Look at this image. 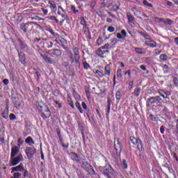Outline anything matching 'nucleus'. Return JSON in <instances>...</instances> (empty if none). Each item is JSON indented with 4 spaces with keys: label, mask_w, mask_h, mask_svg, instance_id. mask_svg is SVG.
<instances>
[{
    "label": "nucleus",
    "mask_w": 178,
    "mask_h": 178,
    "mask_svg": "<svg viewBox=\"0 0 178 178\" xmlns=\"http://www.w3.org/2000/svg\"><path fill=\"white\" fill-rule=\"evenodd\" d=\"M67 55L71 60V63H75V67L80 69V50L79 49V47H74L72 48V51L69 50Z\"/></svg>",
    "instance_id": "f257e3e1"
},
{
    "label": "nucleus",
    "mask_w": 178,
    "mask_h": 178,
    "mask_svg": "<svg viewBox=\"0 0 178 178\" xmlns=\"http://www.w3.org/2000/svg\"><path fill=\"white\" fill-rule=\"evenodd\" d=\"M72 161H75L76 163H80V165H82V168H83L88 175L95 176V170L91 166V164L88 163V162L86 161V160L81 159V156H74L72 157Z\"/></svg>",
    "instance_id": "f03ea898"
},
{
    "label": "nucleus",
    "mask_w": 178,
    "mask_h": 178,
    "mask_svg": "<svg viewBox=\"0 0 178 178\" xmlns=\"http://www.w3.org/2000/svg\"><path fill=\"white\" fill-rule=\"evenodd\" d=\"M37 109L39 110V113L44 120L51 118V110H49V107L47 104H38Z\"/></svg>",
    "instance_id": "7ed1b4c3"
},
{
    "label": "nucleus",
    "mask_w": 178,
    "mask_h": 178,
    "mask_svg": "<svg viewBox=\"0 0 178 178\" xmlns=\"http://www.w3.org/2000/svg\"><path fill=\"white\" fill-rule=\"evenodd\" d=\"M37 25V24L34 22H29L27 23H21L19 24L20 30L22 31L24 34H26L27 31H33L34 30V26Z\"/></svg>",
    "instance_id": "20e7f679"
},
{
    "label": "nucleus",
    "mask_w": 178,
    "mask_h": 178,
    "mask_svg": "<svg viewBox=\"0 0 178 178\" xmlns=\"http://www.w3.org/2000/svg\"><path fill=\"white\" fill-rule=\"evenodd\" d=\"M129 140L134 145L137 146V148L140 152H144V147H143V141L141 140L137 139L134 136H131Z\"/></svg>",
    "instance_id": "39448f33"
},
{
    "label": "nucleus",
    "mask_w": 178,
    "mask_h": 178,
    "mask_svg": "<svg viewBox=\"0 0 178 178\" xmlns=\"http://www.w3.org/2000/svg\"><path fill=\"white\" fill-rule=\"evenodd\" d=\"M18 44L15 45V49L17 52H20V51H28L29 46L26 44V42L20 38L17 39Z\"/></svg>",
    "instance_id": "423d86ee"
},
{
    "label": "nucleus",
    "mask_w": 178,
    "mask_h": 178,
    "mask_svg": "<svg viewBox=\"0 0 178 178\" xmlns=\"http://www.w3.org/2000/svg\"><path fill=\"white\" fill-rule=\"evenodd\" d=\"M56 38L60 41V45L65 49V51H69V47H67V41L63 37L58 34V36H56Z\"/></svg>",
    "instance_id": "0eeeda50"
},
{
    "label": "nucleus",
    "mask_w": 178,
    "mask_h": 178,
    "mask_svg": "<svg viewBox=\"0 0 178 178\" xmlns=\"http://www.w3.org/2000/svg\"><path fill=\"white\" fill-rule=\"evenodd\" d=\"M114 148L115 149L117 156H120V154L122 152V143L119 142V138L115 140Z\"/></svg>",
    "instance_id": "6e6552de"
},
{
    "label": "nucleus",
    "mask_w": 178,
    "mask_h": 178,
    "mask_svg": "<svg viewBox=\"0 0 178 178\" xmlns=\"http://www.w3.org/2000/svg\"><path fill=\"white\" fill-rule=\"evenodd\" d=\"M111 173H113V168L111 165H106L103 170V175L107 178H111Z\"/></svg>",
    "instance_id": "1a4fd4ad"
},
{
    "label": "nucleus",
    "mask_w": 178,
    "mask_h": 178,
    "mask_svg": "<svg viewBox=\"0 0 178 178\" xmlns=\"http://www.w3.org/2000/svg\"><path fill=\"white\" fill-rule=\"evenodd\" d=\"M161 101H162L161 96H155L147 99V104H155L156 102H161Z\"/></svg>",
    "instance_id": "9d476101"
},
{
    "label": "nucleus",
    "mask_w": 178,
    "mask_h": 178,
    "mask_svg": "<svg viewBox=\"0 0 178 178\" xmlns=\"http://www.w3.org/2000/svg\"><path fill=\"white\" fill-rule=\"evenodd\" d=\"M35 152L37 150L34 147H26L25 149V154L27 156H33Z\"/></svg>",
    "instance_id": "9b49d317"
},
{
    "label": "nucleus",
    "mask_w": 178,
    "mask_h": 178,
    "mask_svg": "<svg viewBox=\"0 0 178 178\" xmlns=\"http://www.w3.org/2000/svg\"><path fill=\"white\" fill-rule=\"evenodd\" d=\"M105 54H109V50L102 51V49L99 47L96 51V54L97 56H99V58H106Z\"/></svg>",
    "instance_id": "f8f14e48"
},
{
    "label": "nucleus",
    "mask_w": 178,
    "mask_h": 178,
    "mask_svg": "<svg viewBox=\"0 0 178 178\" xmlns=\"http://www.w3.org/2000/svg\"><path fill=\"white\" fill-rule=\"evenodd\" d=\"M104 77H110L111 76V72H112V67H111V65H106L104 67Z\"/></svg>",
    "instance_id": "ddd939ff"
},
{
    "label": "nucleus",
    "mask_w": 178,
    "mask_h": 178,
    "mask_svg": "<svg viewBox=\"0 0 178 178\" xmlns=\"http://www.w3.org/2000/svg\"><path fill=\"white\" fill-rule=\"evenodd\" d=\"M40 56H42V59H44V62H46V63H49V65H52V58L51 57H49L48 56H47V54L44 52L42 53H40Z\"/></svg>",
    "instance_id": "4468645a"
},
{
    "label": "nucleus",
    "mask_w": 178,
    "mask_h": 178,
    "mask_svg": "<svg viewBox=\"0 0 178 178\" xmlns=\"http://www.w3.org/2000/svg\"><path fill=\"white\" fill-rule=\"evenodd\" d=\"M18 53V56L19 59V62L24 65H26L27 63L26 62V55L23 54L22 51H19Z\"/></svg>",
    "instance_id": "2eb2a0df"
},
{
    "label": "nucleus",
    "mask_w": 178,
    "mask_h": 178,
    "mask_svg": "<svg viewBox=\"0 0 178 178\" xmlns=\"http://www.w3.org/2000/svg\"><path fill=\"white\" fill-rule=\"evenodd\" d=\"M1 116L2 118H3V119H8V118H9V104H6L5 109L1 113Z\"/></svg>",
    "instance_id": "dca6fc26"
},
{
    "label": "nucleus",
    "mask_w": 178,
    "mask_h": 178,
    "mask_svg": "<svg viewBox=\"0 0 178 178\" xmlns=\"http://www.w3.org/2000/svg\"><path fill=\"white\" fill-rule=\"evenodd\" d=\"M126 37H127V32H126V30L124 29H122L121 31V33H117V38L118 40H124Z\"/></svg>",
    "instance_id": "f3484780"
},
{
    "label": "nucleus",
    "mask_w": 178,
    "mask_h": 178,
    "mask_svg": "<svg viewBox=\"0 0 178 178\" xmlns=\"http://www.w3.org/2000/svg\"><path fill=\"white\" fill-rule=\"evenodd\" d=\"M13 104H14V106L16 108V109H20V106L22 105L20 99L14 97L13 99Z\"/></svg>",
    "instance_id": "a211bd4d"
},
{
    "label": "nucleus",
    "mask_w": 178,
    "mask_h": 178,
    "mask_svg": "<svg viewBox=\"0 0 178 178\" xmlns=\"http://www.w3.org/2000/svg\"><path fill=\"white\" fill-rule=\"evenodd\" d=\"M22 158H23V156L14 157L11 161L12 166H16V165L19 164L20 161H22Z\"/></svg>",
    "instance_id": "6ab92c4d"
},
{
    "label": "nucleus",
    "mask_w": 178,
    "mask_h": 178,
    "mask_svg": "<svg viewBox=\"0 0 178 178\" xmlns=\"http://www.w3.org/2000/svg\"><path fill=\"white\" fill-rule=\"evenodd\" d=\"M20 147L17 146H14L11 148V154L10 156H16L17 154H19V151H20Z\"/></svg>",
    "instance_id": "aec40b11"
},
{
    "label": "nucleus",
    "mask_w": 178,
    "mask_h": 178,
    "mask_svg": "<svg viewBox=\"0 0 178 178\" xmlns=\"http://www.w3.org/2000/svg\"><path fill=\"white\" fill-rule=\"evenodd\" d=\"M49 51L52 52V55L54 56H56L57 58H59L62 55V51L59 49H54L51 50H49Z\"/></svg>",
    "instance_id": "412c9836"
},
{
    "label": "nucleus",
    "mask_w": 178,
    "mask_h": 178,
    "mask_svg": "<svg viewBox=\"0 0 178 178\" xmlns=\"http://www.w3.org/2000/svg\"><path fill=\"white\" fill-rule=\"evenodd\" d=\"M145 45H147V47H151V48H156V43L152 39L149 41L145 42Z\"/></svg>",
    "instance_id": "4be33fe9"
},
{
    "label": "nucleus",
    "mask_w": 178,
    "mask_h": 178,
    "mask_svg": "<svg viewBox=\"0 0 178 178\" xmlns=\"http://www.w3.org/2000/svg\"><path fill=\"white\" fill-rule=\"evenodd\" d=\"M93 73H95L97 79H102V77H105L104 72L99 70H96L95 71L93 72Z\"/></svg>",
    "instance_id": "5701e85b"
},
{
    "label": "nucleus",
    "mask_w": 178,
    "mask_h": 178,
    "mask_svg": "<svg viewBox=\"0 0 178 178\" xmlns=\"http://www.w3.org/2000/svg\"><path fill=\"white\" fill-rule=\"evenodd\" d=\"M60 16H61V17L63 18V19L59 22L60 26H63V23H65V20H66L67 22H69L70 20V18H69V16L65 15V13L60 15Z\"/></svg>",
    "instance_id": "b1692460"
},
{
    "label": "nucleus",
    "mask_w": 178,
    "mask_h": 178,
    "mask_svg": "<svg viewBox=\"0 0 178 178\" xmlns=\"http://www.w3.org/2000/svg\"><path fill=\"white\" fill-rule=\"evenodd\" d=\"M81 106L85 111L86 115L88 116V118H90V110L88 109V107L87 106L86 102H83Z\"/></svg>",
    "instance_id": "393cba45"
},
{
    "label": "nucleus",
    "mask_w": 178,
    "mask_h": 178,
    "mask_svg": "<svg viewBox=\"0 0 178 178\" xmlns=\"http://www.w3.org/2000/svg\"><path fill=\"white\" fill-rule=\"evenodd\" d=\"M26 144H29V145H34L35 144V142H34V140L31 136H29L25 139Z\"/></svg>",
    "instance_id": "a878e982"
},
{
    "label": "nucleus",
    "mask_w": 178,
    "mask_h": 178,
    "mask_svg": "<svg viewBox=\"0 0 178 178\" xmlns=\"http://www.w3.org/2000/svg\"><path fill=\"white\" fill-rule=\"evenodd\" d=\"M24 169V167H23V164L22 163L12 168L14 172H22Z\"/></svg>",
    "instance_id": "bb28decb"
},
{
    "label": "nucleus",
    "mask_w": 178,
    "mask_h": 178,
    "mask_svg": "<svg viewBox=\"0 0 178 178\" xmlns=\"http://www.w3.org/2000/svg\"><path fill=\"white\" fill-rule=\"evenodd\" d=\"M158 93L159 94V95L161 97H162V98H164V99H168V101L170 100V98H169V97L165 96V91L163 90H162V89L159 90Z\"/></svg>",
    "instance_id": "cd10ccee"
},
{
    "label": "nucleus",
    "mask_w": 178,
    "mask_h": 178,
    "mask_svg": "<svg viewBox=\"0 0 178 178\" xmlns=\"http://www.w3.org/2000/svg\"><path fill=\"white\" fill-rule=\"evenodd\" d=\"M108 8L112 12H116V10H119V6H118L117 4H111L108 6Z\"/></svg>",
    "instance_id": "c85d7f7f"
},
{
    "label": "nucleus",
    "mask_w": 178,
    "mask_h": 178,
    "mask_svg": "<svg viewBox=\"0 0 178 178\" xmlns=\"http://www.w3.org/2000/svg\"><path fill=\"white\" fill-rule=\"evenodd\" d=\"M67 101L68 102V104L72 109H74V103H73V100L72 99V97L67 96Z\"/></svg>",
    "instance_id": "c756f323"
},
{
    "label": "nucleus",
    "mask_w": 178,
    "mask_h": 178,
    "mask_svg": "<svg viewBox=\"0 0 178 178\" xmlns=\"http://www.w3.org/2000/svg\"><path fill=\"white\" fill-rule=\"evenodd\" d=\"M115 98L118 101H120L122 99V89H118L115 93Z\"/></svg>",
    "instance_id": "7c9ffc66"
},
{
    "label": "nucleus",
    "mask_w": 178,
    "mask_h": 178,
    "mask_svg": "<svg viewBox=\"0 0 178 178\" xmlns=\"http://www.w3.org/2000/svg\"><path fill=\"white\" fill-rule=\"evenodd\" d=\"M46 31H48L49 33H50V34H51V35H53V37H55V38L58 37L59 34L58 33L54 32V30L51 28H47Z\"/></svg>",
    "instance_id": "2f4dec72"
},
{
    "label": "nucleus",
    "mask_w": 178,
    "mask_h": 178,
    "mask_svg": "<svg viewBox=\"0 0 178 178\" xmlns=\"http://www.w3.org/2000/svg\"><path fill=\"white\" fill-rule=\"evenodd\" d=\"M127 17L128 19V23H133L134 22V17L130 14V13H127Z\"/></svg>",
    "instance_id": "473e14b6"
},
{
    "label": "nucleus",
    "mask_w": 178,
    "mask_h": 178,
    "mask_svg": "<svg viewBox=\"0 0 178 178\" xmlns=\"http://www.w3.org/2000/svg\"><path fill=\"white\" fill-rule=\"evenodd\" d=\"M141 92V88L140 87H136L134 89V94L135 95V97H140V93Z\"/></svg>",
    "instance_id": "72a5a7b5"
},
{
    "label": "nucleus",
    "mask_w": 178,
    "mask_h": 178,
    "mask_svg": "<svg viewBox=\"0 0 178 178\" xmlns=\"http://www.w3.org/2000/svg\"><path fill=\"white\" fill-rule=\"evenodd\" d=\"M163 23L167 26H172L173 24V21L169 18L163 19Z\"/></svg>",
    "instance_id": "f704fd0d"
},
{
    "label": "nucleus",
    "mask_w": 178,
    "mask_h": 178,
    "mask_svg": "<svg viewBox=\"0 0 178 178\" xmlns=\"http://www.w3.org/2000/svg\"><path fill=\"white\" fill-rule=\"evenodd\" d=\"M82 64L83 65V68L86 70H88V69H90V64L88 63H87V61L86 60V58H84V60H83L82 61Z\"/></svg>",
    "instance_id": "c9c22d12"
},
{
    "label": "nucleus",
    "mask_w": 178,
    "mask_h": 178,
    "mask_svg": "<svg viewBox=\"0 0 178 178\" xmlns=\"http://www.w3.org/2000/svg\"><path fill=\"white\" fill-rule=\"evenodd\" d=\"M97 5V1L96 0H92V1H90L89 3V6L90 9H92V10H94V9H95V6Z\"/></svg>",
    "instance_id": "e433bc0d"
},
{
    "label": "nucleus",
    "mask_w": 178,
    "mask_h": 178,
    "mask_svg": "<svg viewBox=\"0 0 178 178\" xmlns=\"http://www.w3.org/2000/svg\"><path fill=\"white\" fill-rule=\"evenodd\" d=\"M49 5H50V8L52 9L53 10H56L57 7L56 4L54 3L52 1H49L48 2Z\"/></svg>",
    "instance_id": "4c0bfd02"
},
{
    "label": "nucleus",
    "mask_w": 178,
    "mask_h": 178,
    "mask_svg": "<svg viewBox=\"0 0 178 178\" xmlns=\"http://www.w3.org/2000/svg\"><path fill=\"white\" fill-rule=\"evenodd\" d=\"M143 6L145 8H154V6L152 5V3H149L148 1L147 0L143 1Z\"/></svg>",
    "instance_id": "58836bf2"
},
{
    "label": "nucleus",
    "mask_w": 178,
    "mask_h": 178,
    "mask_svg": "<svg viewBox=\"0 0 178 178\" xmlns=\"http://www.w3.org/2000/svg\"><path fill=\"white\" fill-rule=\"evenodd\" d=\"M60 140V143L63 148H69V143H67L66 145L63 143V137L58 138Z\"/></svg>",
    "instance_id": "ea45409f"
},
{
    "label": "nucleus",
    "mask_w": 178,
    "mask_h": 178,
    "mask_svg": "<svg viewBox=\"0 0 178 178\" xmlns=\"http://www.w3.org/2000/svg\"><path fill=\"white\" fill-rule=\"evenodd\" d=\"M57 13L58 16L63 15L65 13V10L61 6H58Z\"/></svg>",
    "instance_id": "a19ab883"
},
{
    "label": "nucleus",
    "mask_w": 178,
    "mask_h": 178,
    "mask_svg": "<svg viewBox=\"0 0 178 178\" xmlns=\"http://www.w3.org/2000/svg\"><path fill=\"white\" fill-rule=\"evenodd\" d=\"M143 51H144V49H141L140 47L135 48V52H136V54H139L140 55H144V52H143Z\"/></svg>",
    "instance_id": "79ce46f5"
},
{
    "label": "nucleus",
    "mask_w": 178,
    "mask_h": 178,
    "mask_svg": "<svg viewBox=\"0 0 178 178\" xmlns=\"http://www.w3.org/2000/svg\"><path fill=\"white\" fill-rule=\"evenodd\" d=\"M53 95H54V97H59V95H60V90L56 89V90H53L51 91Z\"/></svg>",
    "instance_id": "37998d69"
},
{
    "label": "nucleus",
    "mask_w": 178,
    "mask_h": 178,
    "mask_svg": "<svg viewBox=\"0 0 178 178\" xmlns=\"http://www.w3.org/2000/svg\"><path fill=\"white\" fill-rule=\"evenodd\" d=\"M117 77L118 79H122L123 74H122V69L117 70Z\"/></svg>",
    "instance_id": "c03bdc74"
},
{
    "label": "nucleus",
    "mask_w": 178,
    "mask_h": 178,
    "mask_svg": "<svg viewBox=\"0 0 178 178\" xmlns=\"http://www.w3.org/2000/svg\"><path fill=\"white\" fill-rule=\"evenodd\" d=\"M46 18L49 19V20H54L56 23H59V19H58L55 16L47 17Z\"/></svg>",
    "instance_id": "a18cd8bd"
},
{
    "label": "nucleus",
    "mask_w": 178,
    "mask_h": 178,
    "mask_svg": "<svg viewBox=\"0 0 178 178\" xmlns=\"http://www.w3.org/2000/svg\"><path fill=\"white\" fill-rule=\"evenodd\" d=\"M17 146L18 148H20V147H22V145H23V143H24V140L23 139H22V138H19L17 140Z\"/></svg>",
    "instance_id": "49530a36"
},
{
    "label": "nucleus",
    "mask_w": 178,
    "mask_h": 178,
    "mask_svg": "<svg viewBox=\"0 0 178 178\" xmlns=\"http://www.w3.org/2000/svg\"><path fill=\"white\" fill-rule=\"evenodd\" d=\"M71 10L74 13V15H77V13H79V10L76 8V6L74 5L71 6Z\"/></svg>",
    "instance_id": "de8ad7c7"
},
{
    "label": "nucleus",
    "mask_w": 178,
    "mask_h": 178,
    "mask_svg": "<svg viewBox=\"0 0 178 178\" xmlns=\"http://www.w3.org/2000/svg\"><path fill=\"white\" fill-rule=\"evenodd\" d=\"M75 106L77 108V109L79 111L80 113H83V108H81V104H80L79 102H76L75 104Z\"/></svg>",
    "instance_id": "09e8293b"
},
{
    "label": "nucleus",
    "mask_w": 178,
    "mask_h": 178,
    "mask_svg": "<svg viewBox=\"0 0 178 178\" xmlns=\"http://www.w3.org/2000/svg\"><path fill=\"white\" fill-rule=\"evenodd\" d=\"M80 24H81V26L87 24V20H86V18H84V17H81L80 18Z\"/></svg>",
    "instance_id": "8fccbe9b"
},
{
    "label": "nucleus",
    "mask_w": 178,
    "mask_h": 178,
    "mask_svg": "<svg viewBox=\"0 0 178 178\" xmlns=\"http://www.w3.org/2000/svg\"><path fill=\"white\" fill-rule=\"evenodd\" d=\"M80 24H81V26L87 24V20H86V18H84V17H81L80 18Z\"/></svg>",
    "instance_id": "3c124183"
},
{
    "label": "nucleus",
    "mask_w": 178,
    "mask_h": 178,
    "mask_svg": "<svg viewBox=\"0 0 178 178\" xmlns=\"http://www.w3.org/2000/svg\"><path fill=\"white\" fill-rule=\"evenodd\" d=\"M141 35H143V37H144V38L145 40H147L148 41H149L150 40L152 39V38H151V36H149V35H148L147 33H142Z\"/></svg>",
    "instance_id": "603ef678"
},
{
    "label": "nucleus",
    "mask_w": 178,
    "mask_h": 178,
    "mask_svg": "<svg viewBox=\"0 0 178 178\" xmlns=\"http://www.w3.org/2000/svg\"><path fill=\"white\" fill-rule=\"evenodd\" d=\"M134 88V81H130L129 82L128 88L129 90H133Z\"/></svg>",
    "instance_id": "864d4df0"
},
{
    "label": "nucleus",
    "mask_w": 178,
    "mask_h": 178,
    "mask_svg": "<svg viewBox=\"0 0 178 178\" xmlns=\"http://www.w3.org/2000/svg\"><path fill=\"white\" fill-rule=\"evenodd\" d=\"M159 58L161 60H168V56L165 54H161Z\"/></svg>",
    "instance_id": "5fc2aeb1"
},
{
    "label": "nucleus",
    "mask_w": 178,
    "mask_h": 178,
    "mask_svg": "<svg viewBox=\"0 0 178 178\" xmlns=\"http://www.w3.org/2000/svg\"><path fill=\"white\" fill-rule=\"evenodd\" d=\"M52 47H54V43L52 42H51L50 40H48L46 42V47L47 48H52Z\"/></svg>",
    "instance_id": "6e6d98bb"
},
{
    "label": "nucleus",
    "mask_w": 178,
    "mask_h": 178,
    "mask_svg": "<svg viewBox=\"0 0 178 178\" xmlns=\"http://www.w3.org/2000/svg\"><path fill=\"white\" fill-rule=\"evenodd\" d=\"M103 42H104V40H102V38H101V36H99L97 40V44L98 45V47H99V45H102Z\"/></svg>",
    "instance_id": "4d7b16f0"
},
{
    "label": "nucleus",
    "mask_w": 178,
    "mask_h": 178,
    "mask_svg": "<svg viewBox=\"0 0 178 178\" xmlns=\"http://www.w3.org/2000/svg\"><path fill=\"white\" fill-rule=\"evenodd\" d=\"M110 41H111V42L112 44H113V45H116V44H118V42H119V40H118V39L115 38H111V39L110 40Z\"/></svg>",
    "instance_id": "13d9d810"
},
{
    "label": "nucleus",
    "mask_w": 178,
    "mask_h": 178,
    "mask_svg": "<svg viewBox=\"0 0 178 178\" xmlns=\"http://www.w3.org/2000/svg\"><path fill=\"white\" fill-rule=\"evenodd\" d=\"M87 31H88H88H90V27L86 26V27L82 28V33H83V34H87Z\"/></svg>",
    "instance_id": "bf43d9fd"
},
{
    "label": "nucleus",
    "mask_w": 178,
    "mask_h": 178,
    "mask_svg": "<svg viewBox=\"0 0 178 178\" xmlns=\"http://www.w3.org/2000/svg\"><path fill=\"white\" fill-rule=\"evenodd\" d=\"M112 105V99H111V97L107 98V108H111V106Z\"/></svg>",
    "instance_id": "052dcab7"
},
{
    "label": "nucleus",
    "mask_w": 178,
    "mask_h": 178,
    "mask_svg": "<svg viewBox=\"0 0 178 178\" xmlns=\"http://www.w3.org/2000/svg\"><path fill=\"white\" fill-rule=\"evenodd\" d=\"M31 19H32V20H44V19H42V18H41V17H40L39 16H37V15H35V16H34V17H31Z\"/></svg>",
    "instance_id": "680f3d73"
},
{
    "label": "nucleus",
    "mask_w": 178,
    "mask_h": 178,
    "mask_svg": "<svg viewBox=\"0 0 178 178\" xmlns=\"http://www.w3.org/2000/svg\"><path fill=\"white\" fill-rule=\"evenodd\" d=\"M163 18H161V17H154V20L155 22H156L157 23H161V22H163Z\"/></svg>",
    "instance_id": "e2e57ef3"
},
{
    "label": "nucleus",
    "mask_w": 178,
    "mask_h": 178,
    "mask_svg": "<svg viewBox=\"0 0 178 178\" xmlns=\"http://www.w3.org/2000/svg\"><path fill=\"white\" fill-rule=\"evenodd\" d=\"M96 14H97V16H99V17H102V16H104V13L102 12V10H99V9L96 12Z\"/></svg>",
    "instance_id": "0e129e2a"
},
{
    "label": "nucleus",
    "mask_w": 178,
    "mask_h": 178,
    "mask_svg": "<svg viewBox=\"0 0 178 178\" xmlns=\"http://www.w3.org/2000/svg\"><path fill=\"white\" fill-rule=\"evenodd\" d=\"M22 172H24V177H29V171L26 169H23Z\"/></svg>",
    "instance_id": "69168bd1"
},
{
    "label": "nucleus",
    "mask_w": 178,
    "mask_h": 178,
    "mask_svg": "<svg viewBox=\"0 0 178 178\" xmlns=\"http://www.w3.org/2000/svg\"><path fill=\"white\" fill-rule=\"evenodd\" d=\"M100 48H102V49H109V43H106L104 45L102 46Z\"/></svg>",
    "instance_id": "338daca9"
},
{
    "label": "nucleus",
    "mask_w": 178,
    "mask_h": 178,
    "mask_svg": "<svg viewBox=\"0 0 178 178\" xmlns=\"http://www.w3.org/2000/svg\"><path fill=\"white\" fill-rule=\"evenodd\" d=\"M149 118L152 122H156V117H155V115L153 114H150Z\"/></svg>",
    "instance_id": "774afa93"
}]
</instances>
